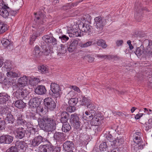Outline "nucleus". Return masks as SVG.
Instances as JSON below:
<instances>
[{
    "mask_svg": "<svg viewBox=\"0 0 152 152\" xmlns=\"http://www.w3.org/2000/svg\"><path fill=\"white\" fill-rule=\"evenodd\" d=\"M80 33L77 29L73 28L72 29L69 31L68 34L70 37H75L80 36Z\"/></svg>",
    "mask_w": 152,
    "mask_h": 152,
    "instance_id": "nucleus-21",
    "label": "nucleus"
},
{
    "mask_svg": "<svg viewBox=\"0 0 152 152\" xmlns=\"http://www.w3.org/2000/svg\"><path fill=\"white\" fill-rule=\"evenodd\" d=\"M69 116V114L66 112L61 113V122L62 123H66L68 120Z\"/></svg>",
    "mask_w": 152,
    "mask_h": 152,
    "instance_id": "nucleus-26",
    "label": "nucleus"
},
{
    "mask_svg": "<svg viewBox=\"0 0 152 152\" xmlns=\"http://www.w3.org/2000/svg\"><path fill=\"white\" fill-rule=\"evenodd\" d=\"M42 39L47 43H51L53 45L57 44V40L53 37L45 35L42 37Z\"/></svg>",
    "mask_w": 152,
    "mask_h": 152,
    "instance_id": "nucleus-17",
    "label": "nucleus"
},
{
    "mask_svg": "<svg viewBox=\"0 0 152 152\" xmlns=\"http://www.w3.org/2000/svg\"><path fill=\"white\" fill-rule=\"evenodd\" d=\"M145 130L148 131L149 129L152 128V124L147 123H146Z\"/></svg>",
    "mask_w": 152,
    "mask_h": 152,
    "instance_id": "nucleus-57",
    "label": "nucleus"
},
{
    "mask_svg": "<svg viewBox=\"0 0 152 152\" xmlns=\"http://www.w3.org/2000/svg\"><path fill=\"white\" fill-rule=\"evenodd\" d=\"M44 104L48 110H53L56 107V104L54 101L51 98H46L44 100Z\"/></svg>",
    "mask_w": 152,
    "mask_h": 152,
    "instance_id": "nucleus-8",
    "label": "nucleus"
},
{
    "mask_svg": "<svg viewBox=\"0 0 152 152\" xmlns=\"http://www.w3.org/2000/svg\"><path fill=\"white\" fill-rule=\"evenodd\" d=\"M80 99L77 98H71L68 101V103L69 105H72L75 106L77 103V102L79 101Z\"/></svg>",
    "mask_w": 152,
    "mask_h": 152,
    "instance_id": "nucleus-36",
    "label": "nucleus"
},
{
    "mask_svg": "<svg viewBox=\"0 0 152 152\" xmlns=\"http://www.w3.org/2000/svg\"><path fill=\"white\" fill-rule=\"evenodd\" d=\"M79 121V118L77 114H72L71 115L70 121L71 124Z\"/></svg>",
    "mask_w": 152,
    "mask_h": 152,
    "instance_id": "nucleus-34",
    "label": "nucleus"
},
{
    "mask_svg": "<svg viewBox=\"0 0 152 152\" xmlns=\"http://www.w3.org/2000/svg\"><path fill=\"white\" fill-rule=\"evenodd\" d=\"M40 103V99L34 97L30 100L28 104L30 107L37 108L39 106Z\"/></svg>",
    "mask_w": 152,
    "mask_h": 152,
    "instance_id": "nucleus-16",
    "label": "nucleus"
},
{
    "mask_svg": "<svg viewBox=\"0 0 152 152\" xmlns=\"http://www.w3.org/2000/svg\"><path fill=\"white\" fill-rule=\"evenodd\" d=\"M1 43L5 47L8 48L9 46L11 45V43L9 40L4 39L2 40Z\"/></svg>",
    "mask_w": 152,
    "mask_h": 152,
    "instance_id": "nucleus-39",
    "label": "nucleus"
},
{
    "mask_svg": "<svg viewBox=\"0 0 152 152\" xmlns=\"http://www.w3.org/2000/svg\"><path fill=\"white\" fill-rule=\"evenodd\" d=\"M78 27L80 31L84 32L86 34H87L88 35H89L91 33L92 27L89 24L80 23L78 25Z\"/></svg>",
    "mask_w": 152,
    "mask_h": 152,
    "instance_id": "nucleus-9",
    "label": "nucleus"
},
{
    "mask_svg": "<svg viewBox=\"0 0 152 152\" xmlns=\"http://www.w3.org/2000/svg\"><path fill=\"white\" fill-rule=\"evenodd\" d=\"M14 115L15 118V126H18L26 124V122L23 118V115L20 112L15 111Z\"/></svg>",
    "mask_w": 152,
    "mask_h": 152,
    "instance_id": "nucleus-4",
    "label": "nucleus"
},
{
    "mask_svg": "<svg viewBox=\"0 0 152 152\" xmlns=\"http://www.w3.org/2000/svg\"><path fill=\"white\" fill-rule=\"evenodd\" d=\"M108 144H110V145H109V147L111 148V149L116 148L118 146L116 139L113 141L111 140L109 142Z\"/></svg>",
    "mask_w": 152,
    "mask_h": 152,
    "instance_id": "nucleus-37",
    "label": "nucleus"
},
{
    "mask_svg": "<svg viewBox=\"0 0 152 152\" xmlns=\"http://www.w3.org/2000/svg\"><path fill=\"white\" fill-rule=\"evenodd\" d=\"M15 106L19 109L23 108L26 106V103L22 100L20 99L15 101Z\"/></svg>",
    "mask_w": 152,
    "mask_h": 152,
    "instance_id": "nucleus-32",
    "label": "nucleus"
},
{
    "mask_svg": "<svg viewBox=\"0 0 152 152\" xmlns=\"http://www.w3.org/2000/svg\"><path fill=\"white\" fill-rule=\"evenodd\" d=\"M5 122L10 124H12L14 123L15 120L13 115L9 113L7 114L6 117L5 118Z\"/></svg>",
    "mask_w": 152,
    "mask_h": 152,
    "instance_id": "nucleus-28",
    "label": "nucleus"
},
{
    "mask_svg": "<svg viewBox=\"0 0 152 152\" xmlns=\"http://www.w3.org/2000/svg\"><path fill=\"white\" fill-rule=\"evenodd\" d=\"M13 138L8 135H3L0 137V144H10L13 140Z\"/></svg>",
    "mask_w": 152,
    "mask_h": 152,
    "instance_id": "nucleus-11",
    "label": "nucleus"
},
{
    "mask_svg": "<svg viewBox=\"0 0 152 152\" xmlns=\"http://www.w3.org/2000/svg\"><path fill=\"white\" fill-rule=\"evenodd\" d=\"M7 29V25L0 21V34L4 33Z\"/></svg>",
    "mask_w": 152,
    "mask_h": 152,
    "instance_id": "nucleus-35",
    "label": "nucleus"
},
{
    "mask_svg": "<svg viewBox=\"0 0 152 152\" xmlns=\"http://www.w3.org/2000/svg\"><path fill=\"white\" fill-rule=\"evenodd\" d=\"M79 99V101L80 102L81 105L86 106L87 108H89L94 109V104L92 103L90 99L83 96H80Z\"/></svg>",
    "mask_w": 152,
    "mask_h": 152,
    "instance_id": "nucleus-5",
    "label": "nucleus"
},
{
    "mask_svg": "<svg viewBox=\"0 0 152 152\" xmlns=\"http://www.w3.org/2000/svg\"><path fill=\"white\" fill-rule=\"evenodd\" d=\"M92 43V41H88L85 43H80L79 46L82 48H86L91 46Z\"/></svg>",
    "mask_w": 152,
    "mask_h": 152,
    "instance_id": "nucleus-44",
    "label": "nucleus"
},
{
    "mask_svg": "<svg viewBox=\"0 0 152 152\" xmlns=\"http://www.w3.org/2000/svg\"><path fill=\"white\" fill-rule=\"evenodd\" d=\"M12 63L10 61L7 60L4 63V67L6 69H8V70H10L12 69Z\"/></svg>",
    "mask_w": 152,
    "mask_h": 152,
    "instance_id": "nucleus-43",
    "label": "nucleus"
},
{
    "mask_svg": "<svg viewBox=\"0 0 152 152\" xmlns=\"http://www.w3.org/2000/svg\"><path fill=\"white\" fill-rule=\"evenodd\" d=\"M39 148L41 149V152H53L52 147L49 145H41Z\"/></svg>",
    "mask_w": 152,
    "mask_h": 152,
    "instance_id": "nucleus-24",
    "label": "nucleus"
},
{
    "mask_svg": "<svg viewBox=\"0 0 152 152\" xmlns=\"http://www.w3.org/2000/svg\"><path fill=\"white\" fill-rule=\"evenodd\" d=\"M97 45L101 46L103 48H105L107 47L105 42L102 39L98 40L97 42Z\"/></svg>",
    "mask_w": 152,
    "mask_h": 152,
    "instance_id": "nucleus-40",
    "label": "nucleus"
},
{
    "mask_svg": "<svg viewBox=\"0 0 152 152\" xmlns=\"http://www.w3.org/2000/svg\"><path fill=\"white\" fill-rule=\"evenodd\" d=\"M48 108L45 106H39L36 109L37 113L40 115L41 114L44 115L48 111Z\"/></svg>",
    "mask_w": 152,
    "mask_h": 152,
    "instance_id": "nucleus-27",
    "label": "nucleus"
},
{
    "mask_svg": "<svg viewBox=\"0 0 152 152\" xmlns=\"http://www.w3.org/2000/svg\"><path fill=\"white\" fill-rule=\"evenodd\" d=\"M105 137L106 139L109 141V142L108 141L107 142V143H109V142L113 140V137L110 133H108L107 134H106L105 135Z\"/></svg>",
    "mask_w": 152,
    "mask_h": 152,
    "instance_id": "nucleus-55",
    "label": "nucleus"
},
{
    "mask_svg": "<svg viewBox=\"0 0 152 152\" xmlns=\"http://www.w3.org/2000/svg\"><path fill=\"white\" fill-rule=\"evenodd\" d=\"M143 115V113H139L138 114H137L135 116V118L136 119H139L140 117L142 116V115Z\"/></svg>",
    "mask_w": 152,
    "mask_h": 152,
    "instance_id": "nucleus-64",
    "label": "nucleus"
},
{
    "mask_svg": "<svg viewBox=\"0 0 152 152\" xmlns=\"http://www.w3.org/2000/svg\"><path fill=\"white\" fill-rule=\"evenodd\" d=\"M38 69V71L42 73L46 74L48 73V69L44 65L39 66Z\"/></svg>",
    "mask_w": 152,
    "mask_h": 152,
    "instance_id": "nucleus-33",
    "label": "nucleus"
},
{
    "mask_svg": "<svg viewBox=\"0 0 152 152\" xmlns=\"http://www.w3.org/2000/svg\"><path fill=\"white\" fill-rule=\"evenodd\" d=\"M37 37H38V35H36V34H33L31 36L30 39V45H32V44L34 43V42L36 38Z\"/></svg>",
    "mask_w": 152,
    "mask_h": 152,
    "instance_id": "nucleus-51",
    "label": "nucleus"
},
{
    "mask_svg": "<svg viewBox=\"0 0 152 152\" xmlns=\"http://www.w3.org/2000/svg\"><path fill=\"white\" fill-rule=\"evenodd\" d=\"M117 142L118 144V145H120L121 144L123 143V142H124V140L121 138H119L117 137L116 139Z\"/></svg>",
    "mask_w": 152,
    "mask_h": 152,
    "instance_id": "nucleus-59",
    "label": "nucleus"
},
{
    "mask_svg": "<svg viewBox=\"0 0 152 152\" xmlns=\"http://www.w3.org/2000/svg\"><path fill=\"white\" fill-rule=\"evenodd\" d=\"M61 150V148L60 147H55L53 149L52 148L53 152H60Z\"/></svg>",
    "mask_w": 152,
    "mask_h": 152,
    "instance_id": "nucleus-60",
    "label": "nucleus"
},
{
    "mask_svg": "<svg viewBox=\"0 0 152 152\" xmlns=\"http://www.w3.org/2000/svg\"><path fill=\"white\" fill-rule=\"evenodd\" d=\"M47 139L40 135L35 137L33 139L30 140V144L33 147L39 145L44 142L46 141Z\"/></svg>",
    "mask_w": 152,
    "mask_h": 152,
    "instance_id": "nucleus-7",
    "label": "nucleus"
},
{
    "mask_svg": "<svg viewBox=\"0 0 152 152\" xmlns=\"http://www.w3.org/2000/svg\"><path fill=\"white\" fill-rule=\"evenodd\" d=\"M38 124L42 129L47 132H52L56 128L55 121L48 116H45L38 120Z\"/></svg>",
    "mask_w": 152,
    "mask_h": 152,
    "instance_id": "nucleus-1",
    "label": "nucleus"
},
{
    "mask_svg": "<svg viewBox=\"0 0 152 152\" xmlns=\"http://www.w3.org/2000/svg\"><path fill=\"white\" fill-rule=\"evenodd\" d=\"M107 142H102L99 145L100 150L101 151H105L106 150L109 146H107Z\"/></svg>",
    "mask_w": 152,
    "mask_h": 152,
    "instance_id": "nucleus-41",
    "label": "nucleus"
},
{
    "mask_svg": "<svg viewBox=\"0 0 152 152\" xmlns=\"http://www.w3.org/2000/svg\"><path fill=\"white\" fill-rule=\"evenodd\" d=\"M134 17L135 19L138 21H140L142 18V16L138 15L137 13L134 14Z\"/></svg>",
    "mask_w": 152,
    "mask_h": 152,
    "instance_id": "nucleus-56",
    "label": "nucleus"
},
{
    "mask_svg": "<svg viewBox=\"0 0 152 152\" xmlns=\"http://www.w3.org/2000/svg\"><path fill=\"white\" fill-rule=\"evenodd\" d=\"M94 20V24H95L96 28L99 31H102L106 24V19L103 17L99 16L96 17Z\"/></svg>",
    "mask_w": 152,
    "mask_h": 152,
    "instance_id": "nucleus-3",
    "label": "nucleus"
},
{
    "mask_svg": "<svg viewBox=\"0 0 152 152\" xmlns=\"http://www.w3.org/2000/svg\"><path fill=\"white\" fill-rule=\"evenodd\" d=\"M85 58L88 61L90 62H92L94 59L93 56L92 55H87L85 56Z\"/></svg>",
    "mask_w": 152,
    "mask_h": 152,
    "instance_id": "nucleus-53",
    "label": "nucleus"
},
{
    "mask_svg": "<svg viewBox=\"0 0 152 152\" xmlns=\"http://www.w3.org/2000/svg\"><path fill=\"white\" fill-rule=\"evenodd\" d=\"M53 137L57 143L61 144L65 140V136L61 132H56L54 134Z\"/></svg>",
    "mask_w": 152,
    "mask_h": 152,
    "instance_id": "nucleus-12",
    "label": "nucleus"
},
{
    "mask_svg": "<svg viewBox=\"0 0 152 152\" xmlns=\"http://www.w3.org/2000/svg\"><path fill=\"white\" fill-rule=\"evenodd\" d=\"M76 107L75 106L72 105H69L66 109V110L70 113H72L75 112L76 110Z\"/></svg>",
    "mask_w": 152,
    "mask_h": 152,
    "instance_id": "nucleus-50",
    "label": "nucleus"
},
{
    "mask_svg": "<svg viewBox=\"0 0 152 152\" xmlns=\"http://www.w3.org/2000/svg\"><path fill=\"white\" fill-rule=\"evenodd\" d=\"M109 56L106 55H97V57L99 58H101L102 59H105L107 58Z\"/></svg>",
    "mask_w": 152,
    "mask_h": 152,
    "instance_id": "nucleus-61",
    "label": "nucleus"
},
{
    "mask_svg": "<svg viewBox=\"0 0 152 152\" xmlns=\"http://www.w3.org/2000/svg\"><path fill=\"white\" fill-rule=\"evenodd\" d=\"M28 77L25 75L20 77L18 79L17 83V88H22L26 86L28 84Z\"/></svg>",
    "mask_w": 152,
    "mask_h": 152,
    "instance_id": "nucleus-10",
    "label": "nucleus"
},
{
    "mask_svg": "<svg viewBox=\"0 0 152 152\" xmlns=\"http://www.w3.org/2000/svg\"><path fill=\"white\" fill-rule=\"evenodd\" d=\"M72 124L73 126L75 129L78 130H80L81 129V122L80 121H78Z\"/></svg>",
    "mask_w": 152,
    "mask_h": 152,
    "instance_id": "nucleus-46",
    "label": "nucleus"
},
{
    "mask_svg": "<svg viewBox=\"0 0 152 152\" xmlns=\"http://www.w3.org/2000/svg\"><path fill=\"white\" fill-rule=\"evenodd\" d=\"M149 42L148 40H145L142 45L137 48L135 53L138 56H149V55L151 54L152 49H150Z\"/></svg>",
    "mask_w": 152,
    "mask_h": 152,
    "instance_id": "nucleus-2",
    "label": "nucleus"
},
{
    "mask_svg": "<svg viewBox=\"0 0 152 152\" xmlns=\"http://www.w3.org/2000/svg\"><path fill=\"white\" fill-rule=\"evenodd\" d=\"M50 90L52 93L50 94V96L57 98L59 96V92L60 91V86L59 85L55 83H52L50 85Z\"/></svg>",
    "mask_w": 152,
    "mask_h": 152,
    "instance_id": "nucleus-6",
    "label": "nucleus"
},
{
    "mask_svg": "<svg viewBox=\"0 0 152 152\" xmlns=\"http://www.w3.org/2000/svg\"><path fill=\"white\" fill-rule=\"evenodd\" d=\"M28 94L27 91L26 90L21 88H19L16 91L15 95L18 99H20L26 97Z\"/></svg>",
    "mask_w": 152,
    "mask_h": 152,
    "instance_id": "nucleus-13",
    "label": "nucleus"
},
{
    "mask_svg": "<svg viewBox=\"0 0 152 152\" xmlns=\"http://www.w3.org/2000/svg\"><path fill=\"white\" fill-rule=\"evenodd\" d=\"M0 15L3 18H6L9 15V13L7 9L2 8L0 10Z\"/></svg>",
    "mask_w": 152,
    "mask_h": 152,
    "instance_id": "nucleus-31",
    "label": "nucleus"
},
{
    "mask_svg": "<svg viewBox=\"0 0 152 152\" xmlns=\"http://www.w3.org/2000/svg\"><path fill=\"white\" fill-rule=\"evenodd\" d=\"M41 51V48L38 45H36L34 47L32 52V54L34 56L36 59L38 60L40 58V56L39 55Z\"/></svg>",
    "mask_w": 152,
    "mask_h": 152,
    "instance_id": "nucleus-20",
    "label": "nucleus"
},
{
    "mask_svg": "<svg viewBox=\"0 0 152 152\" xmlns=\"http://www.w3.org/2000/svg\"><path fill=\"white\" fill-rule=\"evenodd\" d=\"M18 148L16 146V144L15 145L11 146L10 148V152H18Z\"/></svg>",
    "mask_w": 152,
    "mask_h": 152,
    "instance_id": "nucleus-52",
    "label": "nucleus"
},
{
    "mask_svg": "<svg viewBox=\"0 0 152 152\" xmlns=\"http://www.w3.org/2000/svg\"><path fill=\"white\" fill-rule=\"evenodd\" d=\"M88 111H86L85 112V115H83V118L86 121H89L93 119V116L95 113V111L94 109L90 108Z\"/></svg>",
    "mask_w": 152,
    "mask_h": 152,
    "instance_id": "nucleus-15",
    "label": "nucleus"
},
{
    "mask_svg": "<svg viewBox=\"0 0 152 152\" xmlns=\"http://www.w3.org/2000/svg\"><path fill=\"white\" fill-rule=\"evenodd\" d=\"M70 88L78 93H80V92L79 88L76 86H72L70 87Z\"/></svg>",
    "mask_w": 152,
    "mask_h": 152,
    "instance_id": "nucleus-58",
    "label": "nucleus"
},
{
    "mask_svg": "<svg viewBox=\"0 0 152 152\" xmlns=\"http://www.w3.org/2000/svg\"><path fill=\"white\" fill-rule=\"evenodd\" d=\"M15 144L16 146L18 148L19 150V149L23 150L25 149L27 146V143L24 141H17L15 143Z\"/></svg>",
    "mask_w": 152,
    "mask_h": 152,
    "instance_id": "nucleus-29",
    "label": "nucleus"
},
{
    "mask_svg": "<svg viewBox=\"0 0 152 152\" xmlns=\"http://www.w3.org/2000/svg\"><path fill=\"white\" fill-rule=\"evenodd\" d=\"M74 148V144L72 141H66L63 144V149L66 151L72 150Z\"/></svg>",
    "mask_w": 152,
    "mask_h": 152,
    "instance_id": "nucleus-19",
    "label": "nucleus"
},
{
    "mask_svg": "<svg viewBox=\"0 0 152 152\" xmlns=\"http://www.w3.org/2000/svg\"><path fill=\"white\" fill-rule=\"evenodd\" d=\"M10 98L8 94L5 93H0V103L3 104L7 101Z\"/></svg>",
    "mask_w": 152,
    "mask_h": 152,
    "instance_id": "nucleus-25",
    "label": "nucleus"
},
{
    "mask_svg": "<svg viewBox=\"0 0 152 152\" xmlns=\"http://www.w3.org/2000/svg\"><path fill=\"white\" fill-rule=\"evenodd\" d=\"M8 84L10 86H15L17 88L16 86L17 83H16V80H15L11 79L10 81H9V82H8Z\"/></svg>",
    "mask_w": 152,
    "mask_h": 152,
    "instance_id": "nucleus-54",
    "label": "nucleus"
},
{
    "mask_svg": "<svg viewBox=\"0 0 152 152\" xmlns=\"http://www.w3.org/2000/svg\"><path fill=\"white\" fill-rule=\"evenodd\" d=\"M59 38L61 39L62 42H66L69 39V37L65 35H62L60 36Z\"/></svg>",
    "mask_w": 152,
    "mask_h": 152,
    "instance_id": "nucleus-48",
    "label": "nucleus"
},
{
    "mask_svg": "<svg viewBox=\"0 0 152 152\" xmlns=\"http://www.w3.org/2000/svg\"><path fill=\"white\" fill-rule=\"evenodd\" d=\"M7 75L8 77L15 78L18 77L20 76V72L18 71L16 72L10 71L7 73Z\"/></svg>",
    "mask_w": 152,
    "mask_h": 152,
    "instance_id": "nucleus-30",
    "label": "nucleus"
},
{
    "mask_svg": "<svg viewBox=\"0 0 152 152\" xmlns=\"http://www.w3.org/2000/svg\"><path fill=\"white\" fill-rule=\"evenodd\" d=\"M133 140L134 142L137 143L138 146L139 147V149H142L143 148L144 142L142 140V137L139 138L136 136H133Z\"/></svg>",
    "mask_w": 152,
    "mask_h": 152,
    "instance_id": "nucleus-22",
    "label": "nucleus"
},
{
    "mask_svg": "<svg viewBox=\"0 0 152 152\" xmlns=\"http://www.w3.org/2000/svg\"><path fill=\"white\" fill-rule=\"evenodd\" d=\"M75 94V93L74 91H71L67 94V96H70L71 97H73L74 96Z\"/></svg>",
    "mask_w": 152,
    "mask_h": 152,
    "instance_id": "nucleus-63",
    "label": "nucleus"
},
{
    "mask_svg": "<svg viewBox=\"0 0 152 152\" xmlns=\"http://www.w3.org/2000/svg\"><path fill=\"white\" fill-rule=\"evenodd\" d=\"M42 47L43 49V51H42V54L46 56H48L50 53V50L47 48L45 45H42Z\"/></svg>",
    "mask_w": 152,
    "mask_h": 152,
    "instance_id": "nucleus-42",
    "label": "nucleus"
},
{
    "mask_svg": "<svg viewBox=\"0 0 152 152\" xmlns=\"http://www.w3.org/2000/svg\"><path fill=\"white\" fill-rule=\"evenodd\" d=\"M18 10L14 11L11 10L9 12V15H10L12 16H15L17 13Z\"/></svg>",
    "mask_w": 152,
    "mask_h": 152,
    "instance_id": "nucleus-62",
    "label": "nucleus"
},
{
    "mask_svg": "<svg viewBox=\"0 0 152 152\" xmlns=\"http://www.w3.org/2000/svg\"><path fill=\"white\" fill-rule=\"evenodd\" d=\"M66 51V48L64 46H62L61 47L60 49L59 50V51L58 52L57 54L59 56H60L61 55H62L65 53Z\"/></svg>",
    "mask_w": 152,
    "mask_h": 152,
    "instance_id": "nucleus-45",
    "label": "nucleus"
},
{
    "mask_svg": "<svg viewBox=\"0 0 152 152\" xmlns=\"http://www.w3.org/2000/svg\"><path fill=\"white\" fill-rule=\"evenodd\" d=\"M92 122L94 123V125L95 126H97L99 125L100 119L99 117H96V118H93L92 119Z\"/></svg>",
    "mask_w": 152,
    "mask_h": 152,
    "instance_id": "nucleus-47",
    "label": "nucleus"
},
{
    "mask_svg": "<svg viewBox=\"0 0 152 152\" xmlns=\"http://www.w3.org/2000/svg\"><path fill=\"white\" fill-rule=\"evenodd\" d=\"M47 90L45 86L41 85L38 86L34 90L35 93L38 95H42L45 94Z\"/></svg>",
    "mask_w": 152,
    "mask_h": 152,
    "instance_id": "nucleus-18",
    "label": "nucleus"
},
{
    "mask_svg": "<svg viewBox=\"0 0 152 152\" xmlns=\"http://www.w3.org/2000/svg\"><path fill=\"white\" fill-rule=\"evenodd\" d=\"M15 133L16 134L15 137L17 138L22 139L25 137L26 133V131L23 128L19 127L15 129Z\"/></svg>",
    "mask_w": 152,
    "mask_h": 152,
    "instance_id": "nucleus-14",
    "label": "nucleus"
},
{
    "mask_svg": "<svg viewBox=\"0 0 152 152\" xmlns=\"http://www.w3.org/2000/svg\"><path fill=\"white\" fill-rule=\"evenodd\" d=\"M71 129V127L68 123L63 124L62 128V130L64 132H69Z\"/></svg>",
    "mask_w": 152,
    "mask_h": 152,
    "instance_id": "nucleus-38",
    "label": "nucleus"
},
{
    "mask_svg": "<svg viewBox=\"0 0 152 152\" xmlns=\"http://www.w3.org/2000/svg\"><path fill=\"white\" fill-rule=\"evenodd\" d=\"M78 44V41L76 40H74L70 42V44H69V47L67 49L68 51L70 53L74 51L76 49L77 45Z\"/></svg>",
    "mask_w": 152,
    "mask_h": 152,
    "instance_id": "nucleus-23",
    "label": "nucleus"
},
{
    "mask_svg": "<svg viewBox=\"0 0 152 152\" xmlns=\"http://www.w3.org/2000/svg\"><path fill=\"white\" fill-rule=\"evenodd\" d=\"M34 14L36 15V18L34 19V20L36 22H38V23L40 24H42V21H41L42 18L40 15V14L39 16H38L37 13H34Z\"/></svg>",
    "mask_w": 152,
    "mask_h": 152,
    "instance_id": "nucleus-49",
    "label": "nucleus"
}]
</instances>
